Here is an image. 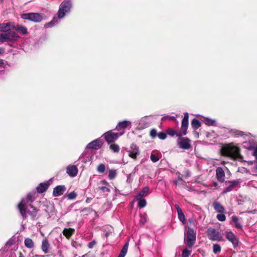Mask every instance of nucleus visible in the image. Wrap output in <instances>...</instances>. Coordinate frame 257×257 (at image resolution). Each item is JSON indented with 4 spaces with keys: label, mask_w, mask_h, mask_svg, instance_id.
<instances>
[{
    "label": "nucleus",
    "mask_w": 257,
    "mask_h": 257,
    "mask_svg": "<svg viewBox=\"0 0 257 257\" xmlns=\"http://www.w3.org/2000/svg\"><path fill=\"white\" fill-rule=\"evenodd\" d=\"M188 121L189 114L187 112H186L184 113V116L182 120L180 134L178 135V145L180 148L185 150H188L191 147V140L187 137H182L183 136H185L187 134Z\"/></svg>",
    "instance_id": "obj_1"
},
{
    "label": "nucleus",
    "mask_w": 257,
    "mask_h": 257,
    "mask_svg": "<svg viewBox=\"0 0 257 257\" xmlns=\"http://www.w3.org/2000/svg\"><path fill=\"white\" fill-rule=\"evenodd\" d=\"M240 148L232 143L223 145L220 149L221 156L230 157L233 159L242 158L240 153Z\"/></svg>",
    "instance_id": "obj_2"
},
{
    "label": "nucleus",
    "mask_w": 257,
    "mask_h": 257,
    "mask_svg": "<svg viewBox=\"0 0 257 257\" xmlns=\"http://www.w3.org/2000/svg\"><path fill=\"white\" fill-rule=\"evenodd\" d=\"M72 8V3L70 0L64 1L60 5L58 12V18L54 17L52 20L45 24V28H50L54 26L58 22V18L62 19L67 13L70 12Z\"/></svg>",
    "instance_id": "obj_3"
},
{
    "label": "nucleus",
    "mask_w": 257,
    "mask_h": 257,
    "mask_svg": "<svg viewBox=\"0 0 257 257\" xmlns=\"http://www.w3.org/2000/svg\"><path fill=\"white\" fill-rule=\"evenodd\" d=\"M34 201V198L31 193H29L25 199H22L18 205V209L22 215L23 219L27 218L26 210L29 205Z\"/></svg>",
    "instance_id": "obj_4"
},
{
    "label": "nucleus",
    "mask_w": 257,
    "mask_h": 257,
    "mask_svg": "<svg viewBox=\"0 0 257 257\" xmlns=\"http://www.w3.org/2000/svg\"><path fill=\"white\" fill-rule=\"evenodd\" d=\"M19 31L20 32H27L25 27L19 25L16 26L14 23H3L0 24V32H15Z\"/></svg>",
    "instance_id": "obj_5"
},
{
    "label": "nucleus",
    "mask_w": 257,
    "mask_h": 257,
    "mask_svg": "<svg viewBox=\"0 0 257 257\" xmlns=\"http://www.w3.org/2000/svg\"><path fill=\"white\" fill-rule=\"evenodd\" d=\"M123 133L124 132L123 131L119 133H116L113 132L112 130H110L105 133L103 135V137L108 144H110L116 141L118 138L122 135Z\"/></svg>",
    "instance_id": "obj_6"
},
{
    "label": "nucleus",
    "mask_w": 257,
    "mask_h": 257,
    "mask_svg": "<svg viewBox=\"0 0 257 257\" xmlns=\"http://www.w3.org/2000/svg\"><path fill=\"white\" fill-rule=\"evenodd\" d=\"M196 233L193 228L188 227L187 232V245L189 248H191L195 243Z\"/></svg>",
    "instance_id": "obj_7"
},
{
    "label": "nucleus",
    "mask_w": 257,
    "mask_h": 257,
    "mask_svg": "<svg viewBox=\"0 0 257 257\" xmlns=\"http://www.w3.org/2000/svg\"><path fill=\"white\" fill-rule=\"evenodd\" d=\"M19 38L18 33H1L0 44L16 41Z\"/></svg>",
    "instance_id": "obj_8"
},
{
    "label": "nucleus",
    "mask_w": 257,
    "mask_h": 257,
    "mask_svg": "<svg viewBox=\"0 0 257 257\" xmlns=\"http://www.w3.org/2000/svg\"><path fill=\"white\" fill-rule=\"evenodd\" d=\"M21 18L35 23L40 22L43 19V17L40 14L36 13L23 14L21 15Z\"/></svg>",
    "instance_id": "obj_9"
},
{
    "label": "nucleus",
    "mask_w": 257,
    "mask_h": 257,
    "mask_svg": "<svg viewBox=\"0 0 257 257\" xmlns=\"http://www.w3.org/2000/svg\"><path fill=\"white\" fill-rule=\"evenodd\" d=\"M208 238L211 240H222V237L220 233L214 228L209 227L206 231Z\"/></svg>",
    "instance_id": "obj_10"
},
{
    "label": "nucleus",
    "mask_w": 257,
    "mask_h": 257,
    "mask_svg": "<svg viewBox=\"0 0 257 257\" xmlns=\"http://www.w3.org/2000/svg\"><path fill=\"white\" fill-rule=\"evenodd\" d=\"M225 234L226 238L232 243L233 247H236L239 242L238 238L231 231H226Z\"/></svg>",
    "instance_id": "obj_11"
},
{
    "label": "nucleus",
    "mask_w": 257,
    "mask_h": 257,
    "mask_svg": "<svg viewBox=\"0 0 257 257\" xmlns=\"http://www.w3.org/2000/svg\"><path fill=\"white\" fill-rule=\"evenodd\" d=\"M103 144L102 141L99 139H96L89 143L86 146L87 149L92 150H98L100 148Z\"/></svg>",
    "instance_id": "obj_12"
},
{
    "label": "nucleus",
    "mask_w": 257,
    "mask_h": 257,
    "mask_svg": "<svg viewBox=\"0 0 257 257\" xmlns=\"http://www.w3.org/2000/svg\"><path fill=\"white\" fill-rule=\"evenodd\" d=\"M28 207H30L32 210H30L27 208L26 210V214H28L30 215L32 220H34L38 218V213L39 209L34 207L32 204H30Z\"/></svg>",
    "instance_id": "obj_13"
},
{
    "label": "nucleus",
    "mask_w": 257,
    "mask_h": 257,
    "mask_svg": "<svg viewBox=\"0 0 257 257\" xmlns=\"http://www.w3.org/2000/svg\"><path fill=\"white\" fill-rule=\"evenodd\" d=\"M66 190V187L65 185H58L53 189V196L54 197L61 196L64 194Z\"/></svg>",
    "instance_id": "obj_14"
},
{
    "label": "nucleus",
    "mask_w": 257,
    "mask_h": 257,
    "mask_svg": "<svg viewBox=\"0 0 257 257\" xmlns=\"http://www.w3.org/2000/svg\"><path fill=\"white\" fill-rule=\"evenodd\" d=\"M128 156L133 159H136L139 155V148L136 144H133L130 150L127 151Z\"/></svg>",
    "instance_id": "obj_15"
},
{
    "label": "nucleus",
    "mask_w": 257,
    "mask_h": 257,
    "mask_svg": "<svg viewBox=\"0 0 257 257\" xmlns=\"http://www.w3.org/2000/svg\"><path fill=\"white\" fill-rule=\"evenodd\" d=\"M212 206L216 212L219 213H226L225 208L218 201H215L213 202Z\"/></svg>",
    "instance_id": "obj_16"
},
{
    "label": "nucleus",
    "mask_w": 257,
    "mask_h": 257,
    "mask_svg": "<svg viewBox=\"0 0 257 257\" xmlns=\"http://www.w3.org/2000/svg\"><path fill=\"white\" fill-rule=\"evenodd\" d=\"M228 183H230V185L226 187L222 192L223 194H226L227 192L231 191L235 187H236L238 184H239V181L238 180H232L229 181Z\"/></svg>",
    "instance_id": "obj_17"
},
{
    "label": "nucleus",
    "mask_w": 257,
    "mask_h": 257,
    "mask_svg": "<svg viewBox=\"0 0 257 257\" xmlns=\"http://www.w3.org/2000/svg\"><path fill=\"white\" fill-rule=\"evenodd\" d=\"M216 177L220 182H223L225 180V173L221 167H218L216 170Z\"/></svg>",
    "instance_id": "obj_18"
},
{
    "label": "nucleus",
    "mask_w": 257,
    "mask_h": 257,
    "mask_svg": "<svg viewBox=\"0 0 257 257\" xmlns=\"http://www.w3.org/2000/svg\"><path fill=\"white\" fill-rule=\"evenodd\" d=\"M131 122L127 120L119 121L116 125L115 130L118 131H122V132L123 131L124 132L123 130L128 125H131Z\"/></svg>",
    "instance_id": "obj_19"
},
{
    "label": "nucleus",
    "mask_w": 257,
    "mask_h": 257,
    "mask_svg": "<svg viewBox=\"0 0 257 257\" xmlns=\"http://www.w3.org/2000/svg\"><path fill=\"white\" fill-rule=\"evenodd\" d=\"M50 184L49 182L41 183L37 186L36 190L39 193H43L45 192L49 188Z\"/></svg>",
    "instance_id": "obj_20"
},
{
    "label": "nucleus",
    "mask_w": 257,
    "mask_h": 257,
    "mask_svg": "<svg viewBox=\"0 0 257 257\" xmlns=\"http://www.w3.org/2000/svg\"><path fill=\"white\" fill-rule=\"evenodd\" d=\"M50 248V244L49 243L48 238L45 237L42 242L41 249L45 253L49 252V249Z\"/></svg>",
    "instance_id": "obj_21"
},
{
    "label": "nucleus",
    "mask_w": 257,
    "mask_h": 257,
    "mask_svg": "<svg viewBox=\"0 0 257 257\" xmlns=\"http://www.w3.org/2000/svg\"><path fill=\"white\" fill-rule=\"evenodd\" d=\"M67 173L71 177H75L78 173V169L75 166H68L66 170Z\"/></svg>",
    "instance_id": "obj_22"
},
{
    "label": "nucleus",
    "mask_w": 257,
    "mask_h": 257,
    "mask_svg": "<svg viewBox=\"0 0 257 257\" xmlns=\"http://www.w3.org/2000/svg\"><path fill=\"white\" fill-rule=\"evenodd\" d=\"M175 208L177 210L178 213V218L180 221L182 223H185L186 222L185 217L183 212L181 208L179 207L178 205H175Z\"/></svg>",
    "instance_id": "obj_23"
},
{
    "label": "nucleus",
    "mask_w": 257,
    "mask_h": 257,
    "mask_svg": "<svg viewBox=\"0 0 257 257\" xmlns=\"http://www.w3.org/2000/svg\"><path fill=\"white\" fill-rule=\"evenodd\" d=\"M63 234L67 238L69 239L75 233V229L71 228H65L63 231Z\"/></svg>",
    "instance_id": "obj_24"
},
{
    "label": "nucleus",
    "mask_w": 257,
    "mask_h": 257,
    "mask_svg": "<svg viewBox=\"0 0 257 257\" xmlns=\"http://www.w3.org/2000/svg\"><path fill=\"white\" fill-rule=\"evenodd\" d=\"M232 221L234 223V226L236 228L241 229L242 227L241 224V222L239 220V219L238 217L236 216H232L231 217Z\"/></svg>",
    "instance_id": "obj_25"
},
{
    "label": "nucleus",
    "mask_w": 257,
    "mask_h": 257,
    "mask_svg": "<svg viewBox=\"0 0 257 257\" xmlns=\"http://www.w3.org/2000/svg\"><path fill=\"white\" fill-rule=\"evenodd\" d=\"M150 192V188L149 187H144L136 196L138 197H143L147 196Z\"/></svg>",
    "instance_id": "obj_26"
},
{
    "label": "nucleus",
    "mask_w": 257,
    "mask_h": 257,
    "mask_svg": "<svg viewBox=\"0 0 257 257\" xmlns=\"http://www.w3.org/2000/svg\"><path fill=\"white\" fill-rule=\"evenodd\" d=\"M100 184L104 185V186H99L98 189L103 192H109L110 190L107 187L108 183L105 180H102L100 182Z\"/></svg>",
    "instance_id": "obj_27"
},
{
    "label": "nucleus",
    "mask_w": 257,
    "mask_h": 257,
    "mask_svg": "<svg viewBox=\"0 0 257 257\" xmlns=\"http://www.w3.org/2000/svg\"><path fill=\"white\" fill-rule=\"evenodd\" d=\"M128 247V242H127L123 246L118 257H124L127 253Z\"/></svg>",
    "instance_id": "obj_28"
},
{
    "label": "nucleus",
    "mask_w": 257,
    "mask_h": 257,
    "mask_svg": "<svg viewBox=\"0 0 257 257\" xmlns=\"http://www.w3.org/2000/svg\"><path fill=\"white\" fill-rule=\"evenodd\" d=\"M191 126L194 130H197L201 126V123L196 118H194L191 121Z\"/></svg>",
    "instance_id": "obj_29"
},
{
    "label": "nucleus",
    "mask_w": 257,
    "mask_h": 257,
    "mask_svg": "<svg viewBox=\"0 0 257 257\" xmlns=\"http://www.w3.org/2000/svg\"><path fill=\"white\" fill-rule=\"evenodd\" d=\"M142 197H136V199L138 200V206L140 208H144L147 204L146 200L144 199H142Z\"/></svg>",
    "instance_id": "obj_30"
},
{
    "label": "nucleus",
    "mask_w": 257,
    "mask_h": 257,
    "mask_svg": "<svg viewBox=\"0 0 257 257\" xmlns=\"http://www.w3.org/2000/svg\"><path fill=\"white\" fill-rule=\"evenodd\" d=\"M24 243L25 246L29 248H32L34 246V243L32 239L30 238H27L25 239Z\"/></svg>",
    "instance_id": "obj_31"
},
{
    "label": "nucleus",
    "mask_w": 257,
    "mask_h": 257,
    "mask_svg": "<svg viewBox=\"0 0 257 257\" xmlns=\"http://www.w3.org/2000/svg\"><path fill=\"white\" fill-rule=\"evenodd\" d=\"M166 133L167 135H168L171 137H174L175 135L178 137V134H180V131L177 132L176 131L172 128H168L167 130H166Z\"/></svg>",
    "instance_id": "obj_32"
},
{
    "label": "nucleus",
    "mask_w": 257,
    "mask_h": 257,
    "mask_svg": "<svg viewBox=\"0 0 257 257\" xmlns=\"http://www.w3.org/2000/svg\"><path fill=\"white\" fill-rule=\"evenodd\" d=\"M109 149L114 153H118L119 151V147L116 144H111L109 146Z\"/></svg>",
    "instance_id": "obj_33"
},
{
    "label": "nucleus",
    "mask_w": 257,
    "mask_h": 257,
    "mask_svg": "<svg viewBox=\"0 0 257 257\" xmlns=\"http://www.w3.org/2000/svg\"><path fill=\"white\" fill-rule=\"evenodd\" d=\"M204 123L206 125H209V126L214 125L215 123V121L213 119L208 118H206L204 119Z\"/></svg>",
    "instance_id": "obj_34"
},
{
    "label": "nucleus",
    "mask_w": 257,
    "mask_h": 257,
    "mask_svg": "<svg viewBox=\"0 0 257 257\" xmlns=\"http://www.w3.org/2000/svg\"><path fill=\"white\" fill-rule=\"evenodd\" d=\"M97 171L100 173H104L105 171V165L103 164H99L97 168Z\"/></svg>",
    "instance_id": "obj_35"
},
{
    "label": "nucleus",
    "mask_w": 257,
    "mask_h": 257,
    "mask_svg": "<svg viewBox=\"0 0 257 257\" xmlns=\"http://www.w3.org/2000/svg\"><path fill=\"white\" fill-rule=\"evenodd\" d=\"M221 251V247L218 244H215L213 246V251L214 253H218Z\"/></svg>",
    "instance_id": "obj_36"
},
{
    "label": "nucleus",
    "mask_w": 257,
    "mask_h": 257,
    "mask_svg": "<svg viewBox=\"0 0 257 257\" xmlns=\"http://www.w3.org/2000/svg\"><path fill=\"white\" fill-rule=\"evenodd\" d=\"M116 175L115 170H110L109 171L108 177L110 180L113 179Z\"/></svg>",
    "instance_id": "obj_37"
},
{
    "label": "nucleus",
    "mask_w": 257,
    "mask_h": 257,
    "mask_svg": "<svg viewBox=\"0 0 257 257\" xmlns=\"http://www.w3.org/2000/svg\"><path fill=\"white\" fill-rule=\"evenodd\" d=\"M216 218L220 221H224L226 220V216L224 213H219L217 214Z\"/></svg>",
    "instance_id": "obj_38"
},
{
    "label": "nucleus",
    "mask_w": 257,
    "mask_h": 257,
    "mask_svg": "<svg viewBox=\"0 0 257 257\" xmlns=\"http://www.w3.org/2000/svg\"><path fill=\"white\" fill-rule=\"evenodd\" d=\"M68 199L71 200L75 199L77 197V194L75 192H72L67 195Z\"/></svg>",
    "instance_id": "obj_39"
},
{
    "label": "nucleus",
    "mask_w": 257,
    "mask_h": 257,
    "mask_svg": "<svg viewBox=\"0 0 257 257\" xmlns=\"http://www.w3.org/2000/svg\"><path fill=\"white\" fill-rule=\"evenodd\" d=\"M191 254V250L184 249L182 253V257H189Z\"/></svg>",
    "instance_id": "obj_40"
},
{
    "label": "nucleus",
    "mask_w": 257,
    "mask_h": 257,
    "mask_svg": "<svg viewBox=\"0 0 257 257\" xmlns=\"http://www.w3.org/2000/svg\"><path fill=\"white\" fill-rule=\"evenodd\" d=\"M150 159L154 163L157 162L159 160L158 156L155 154H151L150 156Z\"/></svg>",
    "instance_id": "obj_41"
},
{
    "label": "nucleus",
    "mask_w": 257,
    "mask_h": 257,
    "mask_svg": "<svg viewBox=\"0 0 257 257\" xmlns=\"http://www.w3.org/2000/svg\"><path fill=\"white\" fill-rule=\"evenodd\" d=\"M158 137L161 140H165L167 138L166 133L160 132L158 134Z\"/></svg>",
    "instance_id": "obj_42"
},
{
    "label": "nucleus",
    "mask_w": 257,
    "mask_h": 257,
    "mask_svg": "<svg viewBox=\"0 0 257 257\" xmlns=\"http://www.w3.org/2000/svg\"><path fill=\"white\" fill-rule=\"evenodd\" d=\"M150 135L152 138H155L157 136H158L156 130L155 129L151 130L150 133Z\"/></svg>",
    "instance_id": "obj_43"
},
{
    "label": "nucleus",
    "mask_w": 257,
    "mask_h": 257,
    "mask_svg": "<svg viewBox=\"0 0 257 257\" xmlns=\"http://www.w3.org/2000/svg\"><path fill=\"white\" fill-rule=\"evenodd\" d=\"M234 136L235 137H238L239 136H242L243 133L240 131H235L233 133Z\"/></svg>",
    "instance_id": "obj_44"
},
{
    "label": "nucleus",
    "mask_w": 257,
    "mask_h": 257,
    "mask_svg": "<svg viewBox=\"0 0 257 257\" xmlns=\"http://www.w3.org/2000/svg\"><path fill=\"white\" fill-rule=\"evenodd\" d=\"M146 217L141 214L140 215V219L139 220L140 223L143 225L146 222Z\"/></svg>",
    "instance_id": "obj_45"
},
{
    "label": "nucleus",
    "mask_w": 257,
    "mask_h": 257,
    "mask_svg": "<svg viewBox=\"0 0 257 257\" xmlns=\"http://www.w3.org/2000/svg\"><path fill=\"white\" fill-rule=\"evenodd\" d=\"M96 243V242L95 240H93L90 242L88 244V247L89 248H92L93 246Z\"/></svg>",
    "instance_id": "obj_46"
},
{
    "label": "nucleus",
    "mask_w": 257,
    "mask_h": 257,
    "mask_svg": "<svg viewBox=\"0 0 257 257\" xmlns=\"http://www.w3.org/2000/svg\"><path fill=\"white\" fill-rule=\"evenodd\" d=\"M167 118H169L171 120H176V118L174 116H169L163 117L162 118V119H166Z\"/></svg>",
    "instance_id": "obj_47"
},
{
    "label": "nucleus",
    "mask_w": 257,
    "mask_h": 257,
    "mask_svg": "<svg viewBox=\"0 0 257 257\" xmlns=\"http://www.w3.org/2000/svg\"><path fill=\"white\" fill-rule=\"evenodd\" d=\"M189 222L190 223H191L193 225H194L196 220L193 218H191L189 219Z\"/></svg>",
    "instance_id": "obj_48"
},
{
    "label": "nucleus",
    "mask_w": 257,
    "mask_h": 257,
    "mask_svg": "<svg viewBox=\"0 0 257 257\" xmlns=\"http://www.w3.org/2000/svg\"><path fill=\"white\" fill-rule=\"evenodd\" d=\"M253 155L255 157V159L257 160V147L254 149Z\"/></svg>",
    "instance_id": "obj_49"
},
{
    "label": "nucleus",
    "mask_w": 257,
    "mask_h": 257,
    "mask_svg": "<svg viewBox=\"0 0 257 257\" xmlns=\"http://www.w3.org/2000/svg\"><path fill=\"white\" fill-rule=\"evenodd\" d=\"M5 52V50L3 48H0V55L4 54Z\"/></svg>",
    "instance_id": "obj_50"
},
{
    "label": "nucleus",
    "mask_w": 257,
    "mask_h": 257,
    "mask_svg": "<svg viewBox=\"0 0 257 257\" xmlns=\"http://www.w3.org/2000/svg\"><path fill=\"white\" fill-rule=\"evenodd\" d=\"M213 186L215 187H218V183L216 182H213Z\"/></svg>",
    "instance_id": "obj_51"
},
{
    "label": "nucleus",
    "mask_w": 257,
    "mask_h": 257,
    "mask_svg": "<svg viewBox=\"0 0 257 257\" xmlns=\"http://www.w3.org/2000/svg\"><path fill=\"white\" fill-rule=\"evenodd\" d=\"M19 257H25V256L21 252H20L19 253Z\"/></svg>",
    "instance_id": "obj_52"
},
{
    "label": "nucleus",
    "mask_w": 257,
    "mask_h": 257,
    "mask_svg": "<svg viewBox=\"0 0 257 257\" xmlns=\"http://www.w3.org/2000/svg\"><path fill=\"white\" fill-rule=\"evenodd\" d=\"M4 64V61L3 60L0 59V66H2Z\"/></svg>",
    "instance_id": "obj_53"
},
{
    "label": "nucleus",
    "mask_w": 257,
    "mask_h": 257,
    "mask_svg": "<svg viewBox=\"0 0 257 257\" xmlns=\"http://www.w3.org/2000/svg\"><path fill=\"white\" fill-rule=\"evenodd\" d=\"M35 257H45V256L43 255H38V254H36V255H35Z\"/></svg>",
    "instance_id": "obj_54"
},
{
    "label": "nucleus",
    "mask_w": 257,
    "mask_h": 257,
    "mask_svg": "<svg viewBox=\"0 0 257 257\" xmlns=\"http://www.w3.org/2000/svg\"><path fill=\"white\" fill-rule=\"evenodd\" d=\"M255 168H256V169L257 170V165H256V166Z\"/></svg>",
    "instance_id": "obj_55"
},
{
    "label": "nucleus",
    "mask_w": 257,
    "mask_h": 257,
    "mask_svg": "<svg viewBox=\"0 0 257 257\" xmlns=\"http://www.w3.org/2000/svg\"><path fill=\"white\" fill-rule=\"evenodd\" d=\"M3 0H0V1H3Z\"/></svg>",
    "instance_id": "obj_56"
}]
</instances>
